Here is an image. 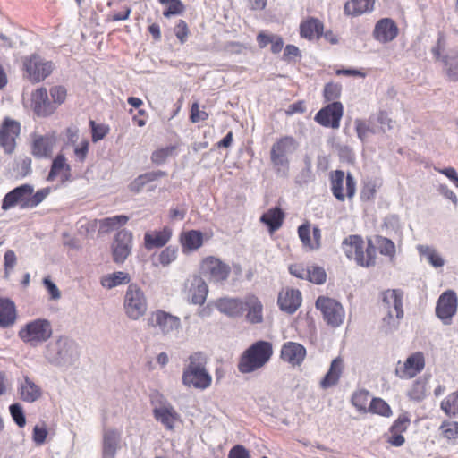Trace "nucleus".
I'll list each match as a JSON object with an SVG mask.
<instances>
[{
    "instance_id": "obj_1",
    "label": "nucleus",
    "mask_w": 458,
    "mask_h": 458,
    "mask_svg": "<svg viewBox=\"0 0 458 458\" xmlns=\"http://www.w3.org/2000/svg\"><path fill=\"white\" fill-rule=\"evenodd\" d=\"M341 249L349 260L362 267H371L377 263L376 246L371 238L367 241L360 234H350L344 238Z\"/></svg>"
},
{
    "instance_id": "obj_2",
    "label": "nucleus",
    "mask_w": 458,
    "mask_h": 458,
    "mask_svg": "<svg viewBox=\"0 0 458 458\" xmlns=\"http://www.w3.org/2000/svg\"><path fill=\"white\" fill-rule=\"evenodd\" d=\"M50 192L49 187L39 189L35 192L32 185L21 184L4 195L1 208L4 211L15 207L21 209L33 208L38 206Z\"/></svg>"
},
{
    "instance_id": "obj_3",
    "label": "nucleus",
    "mask_w": 458,
    "mask_h": 458,
    "mask_svg": "<svg viewBox=\"0 0 458 458\" xmlns=\"http://www.w3.org/2000/svg\"><path fill=\"white\" fill-rule=\"evenodd\" d=\"M273 355V345L267 341H257L247 348L241 355L238 370L247 374L263 368Z\"/></svg>"
},
{
    "instance_id": "obj_4",
    "label": "nucleus",
    "mask_w": 458,
    "mask_h": 458,
    "mask_svg": "<svg viewBox=\"0 0 458 458\" xmlns=\"http://www.w3.org/2000/svg\"><path fill=\"white\" fill-rule=\"evenodd\" d=\"M207 359L201 352H195L189 357V365L184 369L182 380L184 386L199 390L208 388L212 377L206 369Z\"/></svg>"
},
{
    "instance_id": "obj_5",
    "label": "nucleus",
    "mask_w": 458,
    "mask_h": 458,
    "mask_svg": "<svg viewBox=\"0 0 458 458\" xmlns=\"http://www.w3.org/2000/svg\"><path fill=\"white\" fill-rule=\"evenodd\" d=\"M447 42L444 32H439L436 45L431 48V53L437 62L441 63L443 70L452 81H458V47L446 50Z\"/></svg>"
},
{
    "instance_id": "obj_6",
    "label": "nucleus",
    "mask_w": 458,
    "mask_h": 458,
    "mask_svg": "<svg viewBox=\"0 0 458 458\" xmlns=\"http://www.w3.org/2000/svg\"><path fill=\"white\" fill-rule=\"evenodd\" d=\"M55 68V63L34 53L21 58L23 76L32 83H38L49 77Z\"/></svg>"
},
{
    "instance_id": "obj_7",
    "label": "nucleus",
    "mask_w": 458,
    "mask_h": 458,
    "mask_svg": "<svg viewBox=\"0 0 458 458\" xmlns=\"http://www.w3.org/2000/svg\"><path fill=\"white\" fill-rule=\"evenodd\" d=\"M383 307L387 315L382 320L386 332L395 329L403 317V293L399 290H386L383 293Z\"/></svg>"
},
{
    "instance_id": "obj_8",
    "label": "nucleus",
    "mask_w": 458,
    "mask_h": 458,
    "mask_svg": "<svg viewBox=\"0 0 458 458\" xmlns=\"http://www.w3.org/2000/svg\"><path fill=\"white\" fill-rule=\"evenodd\" d=\"M53 329L49 320L37 318L28 322L22 327L18 336L27 344L36 347L47 342L52 336Z\"/></svg>"
},
{
    "instance_id": "obj_9",
    "label": "nucleus",
    "mask_w": 458,
    "mask_h": 458,
    "mask_svg": "<svg viewBox=\"0 0 458 458\" xmlns=\"http://www.w3.org/2000/svg\"><path fill=\"white\" fill-rule=\"evenodd\" d=\"M299 147L298 141L290 135L282 136L272 144L270 148V161L277 172L289 169V154L294 152Z\"/></svg>"
},
{
    "instance_id": "obj_10",
    "label": "nucleus",
    "mask_w": 458,
    "mask_h": 458,
    "mask_svg": "<svg viewBox=\"0 0 458 458\" xmlns=\"http://www.w3.org/2000/svg\"><path fill=\"white\" fill-rule=\"evenodd\" d=\"M315 307L322 314L326 323L332 327H337L343 324L345 312L343 305L334 298L328 296H318L315 301Z\"/></svg>"
},
{
    "instance_id": "obj_11",
    "label": "nucleus",
    "mask_w": 458,
    "mask_h": 458,
    "mask_svg": "<svg viewBox=\"0 0 458 458\" xmlns=\"http://www.w3.org/2000/svg\"><path fill=\"white\" fill-rule=\"evenodd\" d=\"M330 186L333 196L338 201H344L345 198L352 199L356 192L354 177L350 173L345 176L342 170H335L330 174Z\"/></svg>"
},
{
    "instance_id": "obj_12",
    "label": "nucleus",
    "mask_w": 458,
    "mask_h": 458,
    "mask_svg": "<svg viewBox=\"0 0 458 458\" xmlns=\"http://www.w3.org/2000/svg\"><path fill=\"white\" fill-rule=\"evenodd\" d=\"M230 273V266L214 256L204 258L199 264V274L209 282L225 281Z\"/></svg>"
},
{
    "instance_id": "obj_13",
    "label": "nucleus",
    "mask_w": 458,
    "mask_h": 458,
    "mask_svg": "<svg viewBox=\"0 0 458 458\" xmlns=\"http://www.w3.org/2000/svg\"><path fill=\"white\" fill-rule=\"evenodd\" d=\"M124 310L127 316L131 319H138L147 310V301L144 293L136 285H129L125 299Z\"/></svg>"
},
{
    "instance_id": "obj_14",
    "label": "nucleus",
    "mask_w": 458,
    "mask_h": 458,
    "mask_svg": "<svg viewBox=\"0 0 458 458\" xmlns=\"http://www.w3.org/2000/svg\"><path fill=\"white\" fill-rule=\"evenodd\" d=\"M21 133L20 122L4 117L0 123V147L5 154L11 155L16 148V140Z\"/></svg>"
},
{
    "instance_id": "obj_15",
    "label": "nucleus",
    "mask_w": 458,
    "mask_h": 458,
    "mask_svg": "<svg viewBox=\"0 0 458 458\" xmlns=\"http://www.w3.org/2000/svg\"><path fill=\"white\" fill-rule=\"evenodd\" d=\"M344 114V106L335 101L322 107L314 117L316 123L326 128L338 129Z\"/></svg>"
},
{
    "instance_id": "obj_16",
    "label": "nucleus",
    "mask_w": 458,
    "mask_h": 458,
    "mask_svg": "<svg viewBox=\"0 0 458 458\" xmlns=\"http://www.w3.org/2000/svg\"><path fill=\"white\" fill-rule=\"evenodd\" d=\"M425 364L424 353L421 352H415L403 362H397L395 367V375L401 379L413 378L424 369Z\"/></svg>"
},
{
    "instance_id": "obj_17",
    "label": "nucleus",
    "mask_w": 458,
    "mask_h": 458,
    "mask_svg": "<svg viewBox=\"0 0 458 458\" xmlns=\"http://www.w3.org/2000/svg\"><path fill=\"white\" fill-rule=\"evenodd\" d=\"M458 308V298L454 291L446 290L438 298L436 304V315L445 325L452 322Z\"/></svg>"
},
{
    "instance_id": "obj_18",
    "label": "nucleus",
    "mask_w": 458,
    "mask_h": 458,
    "mask_svg": "<svg viewBox=\"0 0 458 458\" xmlns=\"http://www.w3.org/2000/svg\"><path fill=\"white\" fill-rule=\"evenodd\" d=\"M31 108L39 117L50 116L56 111L55 104L49 99L45 87H40L31 93Z\"/></svg>"
},
{
    "instance_id": "obj_19",
    "label": "nucleus",
    "mask_w": 458,
    "mask_h": 458,
    "mask_svg": "<svg viewBox=\"0 0 458 458\" xmlns=\"http://www.w3.org/2000/svg\"><path fill=\"white\" fill-rule=\"evenodd\" d=\"M56 141L55 132L46 135H34L31 141V154L36 158L50 157Z\"/></svg>"
},
{
    "instance_id": "obj_20",
    "label": "nucleus",
    "mask_w": 458,
    "mask_h": 458,
    "mask_svg": "<svg viewBox=\"0 0 458 458\" xmlns=\"http://www.w3.org/2000/svg\"><path fill=\"white\" fill-rule=\"evenodd\" d=\"M298 236L303 248L307 250H317L321 247V230L318 226L311 229L310 222H306L298 227Z\"/></svg>"
},
{
    "instance_id": "obj_21",
    "label": "nucleus",
    "mask_w": 458,
    "mask_h": 458,
    "mask_svg": "<svg viewBox=\"0 0 458 458\" xmlns=\"http://www.w3.org/2000/svg\"><path fill=\"white\" fill-rule=\"evenodd\" d=\"M399 29L395 21L391 18L378 20L373 30V38L380 43H389L398 36Z\"/></svg>"
},
{
    "instance_id": "obj_22",
    "label": "nucleus",
    "mask_w": 458,
    "mask_h": 458,
    "mask_svg": "<svg viewBox=\"0 0 458 458\" xmlns=\"http://www.w3.org/2000/svg\"><path fill=\"white\" fill-rule=\"evenodd\" d=\"M215 307L228 318H238L244 315V299L222 297L215 301Z\"/></svg>"
},
{
    "instance_id": "obj_23",
    "label": "nucleus",
    "mask_w": 458,
    "mask_h": 458,
    "mask_svg": "<svg viewBox=\"0 0 458 458\" xmlns=\"http://www.w3.org/2000/svg\"><path fill=\"white\" fill-rule=\"evenodd\" d=\"M132 233L126 230L119 231L113 243V257L116 263L123 262L131 253Z\"/></svg>"
},
{
    "instance_id": "obj_24",
    "label": "nucleus",
    "mask_w": 458,
    "mask_h": 458,
    "mask_svg": "<svg viewBox=\"0 0 458 458\" xmlns=\"http://www.w3.org/2000/svg\"><path fill=\"white\" fill-rule=\"evenodd\" d=\"M302 301L301 293L297 289H283L277 298V304L282 311L293 314Z\"/></svg>"
},
{
    "instance_id": "obj_25",
    "label": "nucleus",
    "mask_w": 458,
    "mask_h": 458,
    "mask_svg": "<svg viewBox=\"0 0 458 458\" xmlns=\"http://www.w3.org/2000/svg\"><path fill=\"white\" fill-rule=\"evenodd\" d=\"M280 357L292 366H300L306 357V349L299 343L289 341L282 345Z\"/></svg>"
},
{
    "instance_id": "obj_26",
    "label": "nucleus",
    "mask_w": 458,
    "mask_h": 458,
    "mask_svg": "<svg viewBox=\"0 0 458 458\" xmlns=\"http://www.w3.org/2000/svg\"><path fill=\"white\" fill-rule=\"evenodd\" d=\"M173 235V230L169 226H164L161 230L148 231L144 234V246L147 250L160 249L165 247Z\"/></svg>"
},
{
    "instance_id": "obj_27",
    "label": "nucleus",
    "mask_w": 458,
    "mask_h": 458,
    "mask_svg": "<svg viewBox=\"0 0 458 458\" xmlns=\"http://www.w3.org/2000/svg\"><path fill=\"white\" fill-rule=\"evenodd\" d=\"M153 416L167 430H174L175 424L181 421V416L171 404H165L153 409Z\"/></svg>"
},
{
    "instance_id": "obj_28",
    "label": "nucleus",
    "mask_w": 458,
    "mask_h": 458,
    "mask_svg": "<svg viewBox=\"0 0 458 458\" xmlns=\"http://www.w3.org/2000/svg\"><path fill=\"white\" fill-rule=\"evenodd\" d=\"M323 21L316 17H308L302 20L299 26L300 37L310 41L319 39L323 35Z\"/></svg>"
},
{
    "instance_id": "obj_29",
    "label": "nucleus",
    "mask_w": 458,
    "mask_h": 458,
    "mask_svg": "<svg viewBox=\"0 0 458 458\" xmlns=\"http://www.w3.org/2000/svg\"><path fill=\"white\" fill-rule=\"evenodd\" d=\"M245 319L250 324H260L263 322V305L255 294H248L244 298Z\"/></svg>"
},
{
    "instance_id": "obj_30",
    "label": "nucleus",
    "mask_w": 458,
    "mask_h": 458,
    "mask_svg": "<svg viewBox=\"0 0 458 458\" xmlns=\"http://www.w3.org/2000/svg\"><path fill=\"white\" fill-rule=\"evenodd\" d=\"M410 424L411 420L408 415L405 413L400 414L389 429L390 437L387 442L394 446L403 445L405 441L403 433L408 429Z\"/></svg>"
},
{
    "instance_id": "obj_31",
    "label": "nucleus",
    "mask_w": 458,
    "mask_h": 458,
    "mask_svg": "<svg viewBox=\"0 0 458 458\" xmlns=\"http://www.w3.org/2000/svg\"><path fill=\"white\" fill-rule=\"evenodd\" d=\"M148 324L152 327H159L164 332H169L180 327V319L163 310H157L152 313Z\"/></svg>"
},
{
    "instance_id": "obj_32",
    "label": "nucleus",
    "mask_w": 458,
    "mask_h": 458,
    "mask_svg": "<svg viewBox=\"0 0 458 458\" xmlns=\"http://www.w3.org/2000/svg\"><path fill=\"white\" fill-rule=\"evenodd\" d=\"M71 167L66 163V158L64 155H57L52 162L50 171L47 175V181L53 182L57 177L60 178L62 182H65L70 179Z\"/></svg>"
},
{
    "instance_id": "obj_33",
    "label": "nucleus",
    "mask_w": 458,
    "mask_h": 458,
    "mask_svg": "<svg viewBox=\"0 0 458 458\" xmlns=\"http://www.w3.org/2000/svg\"><path fill=\"white\" fill-rule=\"evenodd\" d=\"M344 369V360L341 357L334 359L329 369L320 380L319 386L322 389H327L338 384Z\"/></svg>"
},
{
    "instance_id": "obj_34",
    "label": "nucleus",
    "mask_w": 458,
    "mask_h": 458,
    "mask_svg": "<svg viewBox=\"0 0 458 458\" xmlns=\"http://www.w3.org/2000/svg\"><path fill=\"white\" fill-rule=\"evenodd\" d=\"M375 0H348L344 6L346 16L357 17L373 10Z\"/></svg>"
},
{
    "instance_id": "obj_35",
    "label": "nucleus",
    "mask_w": 458,
    "mask_h": 458,
    "mask_svg": "<svg viewBox=\"0 0 458 458\" xmlns=\"http://www.w3.org/2000/svg\"><path fill=\"white\" fill-rule=\"evenodd\" d=\"M285 215L278 208H271L260 216V222L266 225L271 233L277 231L283 225Z\"/></svg>"
},
{
    "instance_id": "obj_36",
    "label": "nucleus",
    "mask_w": 458,
    "mask_h": 458,
    "mask_svg": "<svg viewBox=\"0 0 458 458\" xmlns=\"http://www.w3.org/2000/svg\"><path fill=\"white\" fill-rule=\"evenodd\" d=\"M17 318L15 304L8 298H0V327H9Z\"/></svg>"
},
{
    "instance_id": "obj_37",
    "label": "nucleus",
    "mask_w": 458,
    "mask_h": 458,
    "mask_svg": "<svg viewBox=\"0 0 458 458\" xmlns=\"http://www.w3.org/2000/svg\"><path fill=\"white\" fill-rule=\"evenodd\" d=\"M180 243L184 252L196 250L203 244V233L198 230L182 232L180 235Z\"/></svg>"
},
{
    "instance_id": "obj_38",
    "label": "nucleus",
    "mask_w": 458,
    "mask_h": 458,
    "mask_svg": "<svg viewBox=\"0 0 458 458\" xmlns=\"http://www.w3.org/2000/svg\"><path fill=\"white\" fill-rule=\"evenodd\" d=\"M208 292L206 283L200 278H196L189 288L188 299L192 304L202 305L206 301Z\"/></svg>"
},
{
    "instance_id": "obj_39",
    "label": "nucleus",
    "mask_w": 458,
    "mask_h": 458,
    "mask_svg": "<svg viewBox=\"0 0 458 458\" xmlns=\"http://www.w3.org/2000/svg\"><path fill=\"white\" fill-rule=\"evenodd\" d=\"M120 440V434L115 429H106L103 435V454L114 457Z\"/></svg>"
},
{
    "instance_id": "obj_40",
    "label": "nucleus",
    "mask_w": 458,
    "mask_h": 458,
    "mask_svg": "<svg viewBox=\"0 0 458 458\" xmlns=\"http://www.w3.org/2000/svg\"><path fill=\"white\" fill-rule=\"evenodd\" d=\"M440 436L450 445L458 444V421L445 420L439 426Z\"/></svg>"
},
{
    "instance_id": "obj_41",
    "label": "nucleus",
    "mask_w": 458,
    "mask_h": 458,
    "mask_svg": "<svg viewBox=\"0 0 458 458\" xmlns=\"http://www.w3.org/2000/svg\"><path fill=\"white\" fill-rule=\"evenodd\" d=\"M21 397L23 401L32 403L41 395V389L34 384L28 377H25L24 383L21 386Z\"/></svg>"
},
{
    "instance_id": "obj_42",
    "label": "nucleus",
    "mask_w": 458,
    "mask_h": 458,
    "mask_svg": "<svg viewBox=\"0 0 458 458\" xmlns=\"http://www.w3.org/2000/svg\"><path fill=\"white\" fill-rule=\"evenodd\" d=\"M417 250L420 256L425 258L432 267H441L444 266V259L433 247L428 245H419Z\"/></svg>"
},
{
    "instance_id": "obj_43",
    "label": "nucleus",
    "mask_w": 458,
    "mask_h": 458,
    "mask_svg": "<svg viewBox=\"0 0 458 458\" xmlns=\"http://www.w3.org/2000/svg\"><path fill=\"white\" fill-rule=\"evenodd\" d=\"M374 245L379 253L383 256L388 257L393 259L396 254V248L394 242L384 236L377 235L375 237Z\"/></svg>"
},
{
    "instance_id": "obj_44",
    "label": "nucleus",
    "mask_w": 458,
    "mask_h": 458,
    "mask_svg": "<svg viewBox=\"0 0 458 458\" xmlns=\"http://www.w3.org/2000/svg\"><path fill=\"white\" fill-rule=\"evenodd\" d=\"M440 408L446 416L458 417V389L441 401Z\"/></svg>"
},
{
    "instance_id": "obj_45",
    "label": "nucleus",
    "mask_w": 458,
    "mask_h": 458,
    "mask_svg": "<svg viewBox=\"0 0 458 458\" xmlns=\"http://www.w3.org/2000/svg\"><path fill=\"white\" fill-rule=\"evenodd\" d=\"M166 176V172L165 171H154L146 173L144 174L139 175L131 184V189L134 191H140V189L147 183L154 182L161 177Z\"/></svg>"
},
{
    "instance_id": "obj_46",
    "label": "nucleus",
    "mask_w": 458,
    "mask_h": 458,
    "mask_svg": "<svg viewBox=\"0 0 458 458\" xmlns=\"http://www.w3.org/2000/svg\"><path fill=\"white\" fill-rule=\"evenodd\" d=\"M130 282V276L122 271L108 274L101 278V284L107 289Z\"/></svg>"
},
{
    "instance_id": "obj_47",
    "label": "nucleus",
    "mask_w": 458,
    "mask_h": 458,
    "mask_svg": "<svg viewBox=\"0 0 458 458\" xmlns=\"http://www.w3.org/2000/svg\"><path fill=\"white\" fill-rule=\"evenodd\" d=\"M178 249L175 246H167L162 250L157 256L156 266H169L177 258Z\"/></svg>"
},
{
    "instance_id": "obj_48",
    "label": "nucleus",
    "mask_w": 458,
    "mask_h": 458,
    "mask_svg": "<svg viewBox=\"0 0 458 458\" xmlns=\"http://www.w3.org/2000/svg\"><path fill=\"white\" fill-rule=\"evenodd\" d=\"M158 2L166 6L163 12V15L166 18L180 15L185 10V6L181 0H158Z\"/></svg>"
},
{
    "instance_id": "obj_49",
    "label": "nucleus",
    "mask_w": 458,
    "mask_h": 458,
    "mask_svg": "<svg viewBox=\"0 0 458 458\" xmlns=\"http://www.w3.org/2000/svg\"><path fill=\"white\" fill-rule=\"evenodd\" d=\"M178 148V145H171L165 148H160L151 154V161L154 164H164L168 157L174 156Z\"/></svg>"
},
{
    "instance_id": "obj_50",
    "label": "nucleus",
    "mask_w": 458,
    "mask_h": 458,
    "mask_svg": "<svg viewBox=\"0 0 458 458\" xmlns=\"http://www.w3.org/2000/svg\"><path fill=\"white\" fill-rule=\"evenodd\" d=\"M305 280L315 284H323L327 280V273L322 267L312 265L308 267Z\"/></svg>"
},
{
    "instance_id": "obj_51",
    "label": "nucleus",
    "mask_w": 458,
    "mask_h": 458,
    "mask_svg": "<svg viewBox=\"0 0 458 458\" xmlns=\"http://www.w3.org/2000/svg\"><path fill=\"white\" fill-rule=\"evenodd\" d=\"M342 84L330 81L327 83L323 89V98L326 102H335L341 97Z\"/></svg>"
},
{
    "instance_id": "obj_52",
    "label": "nucleus",
    "mask_w": 458,
    "mask_h": 458,
    "mask_svg": "<svg viewBox=\"0 0 458 458\" xmlns=\"http://www.w3.org/2000/svg\"><path fill=\"white\" fill-rule=\"evenodd\" d=\"M369 411L384 417H390L392 415V410L388 403L383 399L377 397L370 401Z\"/></svg>"
},
{
    "instance_id": "obj_53",
    "label": "nucleus",
    "mask_w": 458,
    "mask_h": 458,
    "mask_svg": "<svg viewBox=\"0 0 458 458\" xmlns=\"http://www.w3.org/2000/svg\"><path fill=\"white\" fill-rule=\"evenodd\" d=\"M73 148V156L76 162L83 164L87 159L89 151V141L83 138L80 142L72 145Z\"/></svg>"
},
{
    "instance_id": "obj_54",
    "label": "nucleus",
    "mask_w": 458,
    "mask_h": 458,
    "mask_svg": "<svg viewBox=\"0 0 458 458\" xmlns=\"http://www.w3.org/2000/svg\"><path fill=\"white\" fill-rule=\"evenodd\" d=\"M129 218L126 216L119 215L112 217H106L100 220V227L106 231L114 230L119 226L125 225Z\"/></svg>"
},
{
    "instance_id": "obj_55",
    "label": "nucleus",
    "mask_w": 458,
    "mask_h": 458,
    "mask_svg": "<svg viewBox=\"0 0 458 458\" xmlns=\"http://www.w3.org/2000/svg\"><path fill=\"white\" fill-rule=\"evenodd\" d=\"M89 128L91 131V140L96 143L103 140L110 131L108 125L104 123H97L95 121H89Z\"/></svg>"
},
{
    "instance_id": "obj_56",
    "label": "nucleus",
    "mask_w": 458,
    "mask_h": 458,
    "mask_svg": "<svg viewBox=\"0 0 458 458\" xmlns=\"http://www.w3.org/2000/svg\"><path fill=\"white\" fill-rule=\"evenodd\" d=\"M369 394L366 390H358L352 396V405L359 411H366Z\"/></svg>"
},
{
    "instance_id": "obj_57",
    "label": "nucleus",
    "mask_w": 458,
    "mask_h": 458,
    "mask_svg": "<svg viewBox=\"0 0 458 458\" xmlns=\"http://www.w3.org/2000/svg\"><path fill=\"white\" fill-rule=\"evenodd\" d=\"M51 96V102L55 104V110L66 100L67 90L64 86H54L49 90Z\"/></svg>"
},
{
    "instance_id": "obj_58",
    "label": "nucleus",
    "mask_w": 458,
    "mask_h": 458,
    "mask_svg": "<svg viewBox=\"0 0 458 458\" xmlns=\"http://www.w3.org/2000/svg\"><path fill=\"white\" fill-rule=\"evenodd\" d=\"M174 32L181 44H184L188 40L190 29L183 20H179L174 28Z\"/></svg>"
},
{
    "instance_id": "obj_59",
    "label": "nucleus",
    "mask_w": 458,
    "mask_h": 458,
    "mask_svg": "<svg viewBox=\"0 0 458 458\" xmlns=\"http://www.w3.org/2000/svg\"><path fill=\"white\" fill-rule=\"evenodd\" d=\"M9 410L15 423L20 428H23L26 424V420L21 406L19 403H14L10 406Z\"/></svg>"
},
{
    "instance_id": "obj_60",
    "label": "nucleus",
    "mask_w": 458,
    "mask_h": 458,
    "mask_svg": "<svg viewBox=\"0 0 458 458\" xmlns=\"http://www.w3.org/2000/svg\"><path fill=\"white\" fill-rule=\"evenodd\" d=\"M208 118V114L206 111L199 110V106L197 102L191 105L190 119L192 123L206 121Z\"/></svg>"
},
{
    "instance_id": "obj_61",
    "label": "nucleus",
    "mask_w": 458,
    "mask_h": 458,
    "mask_svg": "<svg viewBox=\"0 0 458 458\" xmlns=\"http://www.w3.org/2000/svg\"><path fill=\"white\" fill-rule=\"evenodd\" d=\"M307 270L308 267H305L302 263H293L288 267L289 273L299 279L306 278Z\"/></svg>"
},
{
    "instance_id": "obj_62",
    "label": "nucleus",
    "mask_w": 458,
    "mask_h": 458,
    "mask_svg": "<svg viewBox=\"0 0 458 458\" xmlns=\"http://www.w3.org/2000/svg\"><path fill=\"white\" fill-rule=\"evenodd\" d=\"M47 437V430L45 426H35L33 428L32 438L36 445H41L45 443Z\"/></svg>"
},
{
    "instance_id": "obj_63",
    "label": "nucleus",
    "mask_w": 458,
    "mask_h": 458,
    "mask_svg": "<svg viewBox=\"0 0 458 458\" xmlns=\"http://www.w3.org/2000/svg\"><path fill=\"white\" fill-rule=\"evenodd\" d=\"M377 192L376 184L372 182L365 183L360 191V199L362 200H370L374 199Z\"/></svg>"
},
{
    "instance_id": "obj_64",
    "label": "nucleus",
    "mask_w": 458,
    "mask_h": 458,
    "mask_svg": "<svg viewBox=\"0 0 458 458\" xmlns=\"http://www.w3.org/2000/svg\"><path fill=\"white\" fill-rule=\"evenodd\" d=\"M228 458H250V456L243 445H236L229 451Z\"/></svg>"
}]
</instances>
